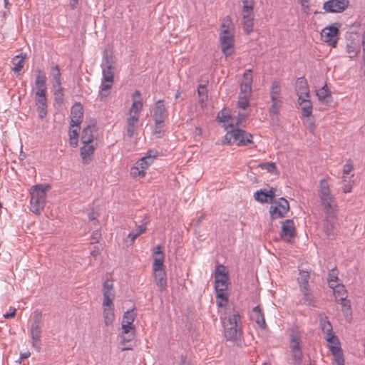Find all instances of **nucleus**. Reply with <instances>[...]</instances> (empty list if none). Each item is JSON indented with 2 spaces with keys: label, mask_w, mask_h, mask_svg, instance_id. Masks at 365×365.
<instances>
[{
  "label": "nucleus",
  "mask_w": 365,
  "mask_h": 365,
  "mask_svg": "<svg viewBox=\"0 0 365 365\" xmlns=\"http://www.w3.org/2000/svg\"><path fill=\"white\" fill-rule=\"evenodd\" d=\"M103 318L104 323L106 326L112 324L114 319V304L115 292L113 289V284L106 280L103 284Z\"/></svg>",
  "instance_id": "obj_1"
},
{
  "label": "nucleus",
  "mask_w": 365,
  "mask_h": 365,
  "mask_svg": "<svg viewBox=\"0 0 365 365\" xmlns=\"http://www.w3.org/2000/svg\"><path fill=\"white\" fill-rule=\"evenodd\" d=\"M220 40L222 51L225 56H230L234 52V32L232 28V22L227 16L224 19L221 26Z\"/></svg>",
  "instance_id": "obj_2"
},
{
  "label": "nucleus",
  "mask_w": 365,
  "mask_h": 365,
  "mask_svg": "<svg viewBox=\"0 0 365 365\" xmlns=\"http://www.w3.org/2000/svg\"><path fill=\"white\" fill-rule=\"evenodd\" d=\"M225 336L228 340H236L241 333V318L238 311L233 310L223 322Z\"/></svg>",
  "instance_id": "obj_3"
},
{
  "label": "nucleus",
  "mask_w": 365,
  "mask_h": 365,
  "mask_svg": "<svg viewBox=\"0 0 365 365\" xmlns=\"http://www.w3.org/2000/svg\"><path fill=\"white\" fill-rule=\"evenodd\" d=\"M50 188L48 185L41 184L36 185L31 192V210L32 212L39 215L43 210L46 202V191Z\"/></svg>",
  "instance_id": "obj_4"
},
{
  "label": "nucleus",
  "mask_w": 365,
  "mask_h": 365,
  "mask_svg": "<svg viewBox=\"0 0 365 365\" xmlns=\"http://www.w3.org/2000/svg\"><path fill=\"white\" fill-rule=\"evenodd\" d=\"M225 144L236 143L238 146H245L252 143V135L240 128L232 129L224 136Z\"/></svg>",
  "instance_id": "obj_5"
},
{
  "label": "nucleus",
  "mask_w": 365,
  "mask_h": 365,
  "mask_svg": "<svg viewBox=\"0 0 365 365\" xmlns=\"http://www.w3.org/2000/svg\"><path fill=\"white\" fill-rule=\"evenodd\" d=\"M302 339L299 334L297 331H293L291 334L289 348L292 359L294 361L300 363L302 360Z\"/></svg>",
  "instance_id": "obj_6"
},
{
  "label": "nucleus",
  "mask_w": 365,
  "mask_h": 365,
  "mask_svg": "<svg viewBox=\"0 0 365 365\" xmlns=\"http://www.w3.org/2000/svg\"><path fill=\"white\" fill-rule=\"evenodd\" d=\"M272 203L275 204L274 206L272 205L270 207L269 210L272 220L284 217L289 210V202L284 197H281L278 200L274 199Z\"/></svg>",
  "instance_id": "obj_7"
},
{
  "label": "nucleus",
  "mask_w": 365,
  "mask_h": 365,
  "mask_svg": "<svg viewBox=\"0 0 365 365\" xmlns=\"http://www.w3.org/2000/svg\"><path fill=\"white\" fill-rule=\"evenodd\" d=\"M114 73L112 70H103V79L101 83V91L99 92V97L101 101H103L110 92L113 83Z\"/></svg>",
  "instance_id": "obj_8"
},
{
  "label": "nucleus",
  "mask_w": 365,
  "mask_h": 365,
  "mask_svg": "<svg viewBox=\"0 0 365 365\" xmlns=\"http://www.w3.org/2000/svg\"><path fill=\"white\" fill-rule=\"evenodd\" d=\"M30 334L33 341V346L37 350H39L41 348L40 339L41 337L40 314L34 316V320L31 327Z\"/></svg>",
  "instance_id": "obj_9"
},
{
  "label": "nucleus",
  "mask_w": 365,
  "mask_h": 365,
  "mask_svg": "<svg viewBox=\"0 0 365 365\" xmlns=\"http://www.w3.org/2000/svg\"><path fill=\"white\" fill-rule=\"evenodd\" d=\"M349 4V0H329L324 3L323 9L329 13H341Z\"/></svg>",
  "instance_id": "obj_10"
},
{
  "label": "nucleus",
  "mask_w": 365,
  "mask_h": 365,
  "mask_svg": "<svg viewBox=\"0 0 365 365\" xmlns=\"http://www.w3.org/2000/svg\"><path fill=\"white\" fill-rule=\"evenodd\" d=\"M296 235V230L292 220H285L282 222V230L280 236L287 242H292Z\"/></svg>",
  "instance_id": "obj_11"
},
{
  "label": "nucleus",
  "mask_w": 365,
  "mask_h": 365,
  "mask_svg": "<svg viewBox=\"0 0 365 365\" xmlns=\"http://www.w3.org/2000/svg\"><path fill=\"white\" fill-rule=\"evenodd\" d=\"M83 110L80 103H76L71 110V127H78L82 122Z\"/></svg>",
  "instance_id": "obj_12"
},
{
  "label": "nucleus",
  "mask_w": 365,
  "mask_h": 365,
  "mask_svg": "<svg viewBox=\"0 0 365 365\" xmlns=\"http://www.w3.org/2000/svg\"><path fill=\"white\" fill-rule=\"evenodd\" d=\"M319 324L322 331L326 334V340L329 342H334L335 336L332 331V325L328 319V317L324 314L319 316Z\"/></svg>",
  "instance_id": "obj_13"
},
{
  "label": "nucleus",
  "mask_w": 365,
  "mask_h": 365,
  "mask_svg": "<svg viewBox=\"0 0 365 365\" xmlns=\"http://www.w3.org/2000/svg\"><path fill=\"white\" fill-rule=\"evenodd\" d=\"M252 70H246L243 75V80L240 84V95H252Z\"/></svg>",
  "instance_id": "obj_14"
},
{
  "label": "nucleus",
  "mask_w": 365,
  "mask_h": 365,
  "mask_svg": "<svg viewBox=\"0 0 365 365\" xmlns=\"http://www.w3.org/2000/svg\"><path fill=\"white\" fill-rule=\"evenodd\" d=\"M149 156H144L141 158L140 160H138L135 163L134 167L132 168L133 170L132 172V174L134 176L138 175L140 177H144L145 175V170H147L150 165H151L153 163H151L150 160H148Z\"/></svg>",
  "instance_id": "obj_15"
},
{
  "label": "nucleus",
  "mask_w": 365,
  "mask_h": 365,
  "mask_svg": "<svg viewBox=\"0 0 365 365\" xmlns=\"http://www.w3.org/2000/svg\"><path fill=\"white\" fill-rule=\"evenodd\" d=\"M275 197V189H260L255 193V199L260 202H273Z\"/></svg>",
  "instance_id": "obj_16"
},
{
  "label": "nucleus",
  "mask_w": 365,
  "mask_h": 365,
  "mask_svg": "<svg viewBox=\"0 0 365 365\" xmlns=\"http://www.w3.org/2000/svg\"><path fill=\"white\" fill-rule=\"evenodd\" d=\"M339 34L338 27L332 25L325 27L322 31V36L325 42H328L330 44L336 43V36Z\"/></svg>",
  "instance_id": "obj_17"
},
{
  "label": "nucleus",
  "mask_w": 365,
  "mask_h": 365,
  "mask_svg": "<svg viewBox=\"0 0 365 365\" xmlns=\"http://www.w3.org/2000/svg\"><path fill=\"white\" fill-rule=\"evenodd\" d=\"M166 116L165 108L163 101L162 100H159L156 102L154 109L153 119L155 120V124L157 125L163 124Z\"/></svg>",
  "instance_id": "obj_18"
},
{
  "label": "nucleus",
  "mask_w": 365,
  "mask_h": 365,
  "mask_svg": "<svg viewBox=\"0 0 365 365\" xmlns=\"http://www.w3.org/2000/svg\"><path fill=\"white\" fill-rule=\"evenodd\" d=\"M295 91L298 98L310 97L309 88L304 77L298 78L295 83Z\"/></svg>",
  "instance_id": "obj_19"
},
{
  "label": "nucleus",
  "mask_w": 365,
  "mask_h": 365,
  "mask_svg": "<svg viewBox=\"0 0 365 365\" xmlns=\"http://www.w3.org/2000/svg\"><path fill=\"white\" fill-rule=\"evenodd\" d=\"M46 93V92L41 91L40 92H36L35 93L36 104L39 110V115L41 118H43L46 114L47 100Z\"/></svg>",
  "instance_id": "obj_20"
},
{
  "label": "nucleus",
  "mask_w": 365,
  "mask_h": 365,
  "mask_svg": "<svg viewBox=\"0 0 365 365\" xmlns=\"http://www.w3.org/2000/svg\"><path fill=\"white\" fill-rule=\"evenodd\" d=\"M95 150L96 148L93 145H91V143L83 144L81 148V156L83 164L87 165L92 160Z\"/></svg>",
  "instance_id": "obj_21"
},
{
  "label": "nucleus",
  "mask_w": 365,
  "mask_h": 365,
  "mask_svg": "<svg viewBox=\"0 0 365 365\" xmlns=\"http://www.w3.org/2000/svg\"><path fill=\"white\" fill-rule=\"evenodd\" d=\"M298 104L302 109V115L303 117L309 118L312 115L313 106L309 97L298 98Z\"/></svg>",
  "instance_id": "obj_22"
},
{
  "label": "nucleus",
  "mask_w": 365,
  "mask_h": 365,
  "mask_svg": "<svg viewBox=\"0 0 365 365\" xmlns=\"http://www.w3.org/2000/svg\"><path fill=\"white\" fill-rule=\"evenodd\" d=\"M251 318L257 324L260 328L263 329L266 328L267 324L265 322L264 316L259 305H257L252 309V314Z\"/></svg>",
  "instance_id": "obj_23"
},
{
  "label": "nucleus",
  "mask_w": 365,
  "mask_h": 365,
  "mask_svg": "<svg viewBox=\"0 0 365 365\" xmlns=\"http://www.w3.org/2000/svg\"><path fill=\"white\" fill-rule=\"evenodd\" d=\"M155 283L161 292L167 288V275L165 271L153 272Z\"/></svg>",
  "instance_id": "obj_24"
},
{
  "label": "nucleus",
  "mask_w": 365,
  "mask_h": 365,
  "mask_svg": "<svg viewBox=\"0 0 365 365\" xmlns=\"http://www.w3.org/2000/svg\"><path fill=\"white\" fill-rule=\"evenodd\" d=\"M115 57L113 55L112 50L107 47L103 53L102 68H114Z\"/></svg>",
  "instance_id": "obj_25"
},
{
  "label": "nucleus",
  "mask_w": 365,
  "mask_h": 365,
  "mask_svg": "<svg viewBox=\"0 0 365 365\" xmlns=\"http://www.w3.org/2000/svg\"><path fill=\"white\" fill-rule=\"evenodd\" d=\"M316 95L320 102L329 104L332 101L331 93L328 89L327 83L316 91Z\"/></svg>",
  "instance_id": "obj_26"
},
{
  "label": "nucleus",
  "mask_w": 365,
  "mask_h": 365,
  "mask_svg": "<svg viewBox=\"0 0 365 365\" xmlns=\"http://www.w3.org/2000/svg\"><path fill=\"white\" fill-rule=\"evenodd\" d=\"M96 131L95 125H88L81 132V140L83 144L91 143L93 140V132Z\"/></svg>",
  "instance_id": "obj_27"
},
{
  "label": "nucleus",
  "mask_w": 365,
  "mask_h": 365,
  "mask_svg": "<svg viewBox=\"0 0 365 365\" xmlns=\"http://www.w3.org/2000/svg\"><path fill=\"white\" fill-rule=\"evenodd\" d=\"M322 204L323 206V210L327 215V218L335 219L336 217V214L334 199L322 201Z\"/></svg>",
  "instance_id": "obj_28"
},
{
  "label": "nucleus",
  "mask_w": 365,
  "mask_h": 365,
  "mask_svg": "<svg viewBox=\"0 0 365 365\" xmlns=\"http://www.w3.org/2000/svg\"><path fill=\"white\" fill-rule=\"evenodd\" d=\"M319 195L322 202L330 199H334V196L331 193L329 184L324 179L321 180L319 182Z\"/></svg>",
  "instance_id": "obj_29"
},
{
  "label": "nucleus",
  "mask_w": 365,
  "mask_h": 365,
  "mask_svg": "<svg viewBox=\"0 0 365 365\" xmlns=\"http://www.w3.org/2000/svg\"><path fill=\"white\" fill-rule=\"evenodd\" d=\"M243 29L247 34H250L253 31L254 26V12H242Z\"/></svg>",
  "instance_id": "obj_30"
},
{
  "label": "nucleus",
  "mask_w": 365,
  "mask_h": 365,
  "mask_svg": "<svg viewBox=\"0 0 365 365\" xmlns=\"http://www.w3.org/2000/svg\"><path fill=\"white\" fill-rule=\"evenodd\" d=\"M336 303L341 305V311L346 319L349 322L351 318L352 313L350 301L348 300L347 298L345 299V297H344V298H336Z\"/></svg>",
  "instance_id": "obj_31"
},
{
  "label": "nucleus",
  "mask_w": 365,
  "mask_h": 365,
  "mask_svg": "<svg viewBox=\"0 0 365 365\" xmlns=\"http://www.w3.org/2000/svg\"><path fill=\"white\" fill-rule=\"evenodd\" d=\"M205 83H207L206 81ZM197 94L199 96V103L200 106L204 108L207 104V90L206 88V83H200L197 87Z\"/></svg>",
  "instance_id": "obj_32"
},
{
  "label": "nucleus",
  "mask_w": 365,
  "mask_h": 365,
  "mask_svg": "<svg viewBox=\"0 0 365 365\" xmlns=\"http://www.w3.org/2000/svg\"><path fill=\"white\" fill-rule=\"evenodd\" d=\"M270 98L271 101L282 100L281 96V84L278 81H274L272 83L270 88Z\"/></svg>",
  "instance_id": "obj_33"
},
{
  "label": "nucleus",
  "mask_w": 365,
  "mask_h": 365,
  "mask_svg": "<svg viewBox=\"0 0 365 365\" xmlns=\"http://www.w3.org/2000/svg\"><path fill=\"white\" fill-rule=\"evenodd\" d=\"M299 290L303 295V299L304 300L305 303L309 306L315 307L314 297L309 287H304L303 289Z\"/></svg>",
  "instance_id": "obj_34"
},
{
  "label": "nucleus",
  "mask_w": 365,
  "mask_h": 365,
  "mask_svg": "<svg viewBox=\"0 0 365 365\" xmlns=\"http://www.w3.org/2000/svg\"><path fill=\"white\" fill-rule=\"evenodd\" d=\"M46 78L44 74H43L40 70H38V73L36 78L35 85L37 88L36 92H40L43 91V92H46Z\"/></svg>",
  "instance_id": "obj_35"
},
{
  "label": "nucleus",
  "mask_w": 365,
  "mask_h": 365,
  "mask_svg": "<svg viewBox=\"0 0 365 365\" xmlns=\"http://www.w3.org/2000/svg\"><path fill=\"white\" fill-rule=\"evenodd\" d=\"M216 292V304L217 307H225L228 302V295L226 291H222V289H219Z\"/></svg>",
  "instance_id": "obj_36"
},
{
  "label": "nucleus",
  "mask_w": 365,
  "mask_h": 365,
  "mask_svg": "<svg viewBox=\"0 0 365 365\" xmlns=\"http://www.w3.org/2000/svg\"><path fill=\"white\" fill-rule=\"evenodd\" d=\"M310 278V274L308 271L300 270L299 276L297 278V281L299 285V289H303L304 287H309V279Z\"/></svg>",
  "instance_id": "obj_37"
},
{
  "label": "nucleus",
  "mask_w": 365,
  "mask_h": 365,
  "mask_svg": "<svg viewBox=\"0 0 365 365\" xmlns=\"http://www.w3.org/2000/svg\"><path fill=\"white\" fill-rule=\"evenodd\" d=\"M145 230H146L145 224H142V225H138L135 230L130 232L128 235V238L130 239V244L132 245L135 242V240L137 239V237L139 235H140L141 234H143V232H145Z\"/></svg>",
  "instance_id": "obj_38"
},
{
  "label": "nucleus",
  "mask_w": 365,
  "mask_h": 365,
  "mask_svg": "<svg viewBox=\"0 0 365 365\" xmlns=\"http://www.w3.org/2000/svg\"><path fill=\"white\" fill-rule=\"evenodd\" d=\"M282 100L272 101V105L269 108V113L271 117H274L279 113L280 109L282 106Z\"/></svg>",
  "instance_id": "obj_39"
},
{
  "label": "nucleus",
  "mask_w": 365,
  "mask_h": 365,
  "mask_svg": "<svg viewBox=\"0 0 365 365\" xmlns=\"http://www.w3.org/2000/svg\"><path fill=\"white\" fill-rule=\"evenodd\" d=\"M26 58V54L23 53L14 56L11 61L13 64V67L11 68H23Z\"/></svg>",
  "instance_id": "obj_40"
},
{
  "label": "nucleus",
  "mask_w": 365,
  "mask_h": 365,
  "mask_svg": "<svg viewBox=\"0 0 365 365\" xmlns=\"http://www.w3.org/2000/svg\"><path fill=\"white\" fill-rule=\"evenodd\" d=\"M229 280V276L228 277H216L215 278V291L218 290L219 289H222V291H226L227 289V286H228V282Z\"/></svg>",
  "instance_id": "obj_41"
},
{
  "label": "nucleus",
  "mask_w": 365,
  "mask_h": 365,
  "mask_svg": "<svg viewBox=\"0 0 365 365\" xmlns=\"http://www.w3.org/2000/svg\"><path fill=\"white\" fill-rule=\"evenodd\" d=\"M164 256L155 257L153 263V272L165 271Z\"/></svg>",
  "instance_id": "obj_42"
},
{
  "label": "nucleus",
  "mask_w": 365,
  "mask_h": 365,
  "mask_svg": "<svg viewBox=\"0 0 365 365\" xmlns=\"http://www.w3.org/2000/svg\"><path fill=\"white\" fill-rule=\"evenodd\" d=\"M334 295L335 297V301L336 302V297L337 299L344 298L345 297V299L347 298L346 291L344 289V285L341 284H336L334 286Z\"/></svg>",
  "instance_id": "obj_43"
},
{
  "label": "nucleus",
  "mask_w": 365,
  "mask_h": 365,
  "mask_svg": "<svg viewBox=\"0 0 365 365\" xmlns=\"http://www.w3.org/2000/svg\"><path fill=\"white\" fill-rule=\"evenodd\" d=\"M346 48L350 58H355L359 52V47L353 42L347 43Z\"/></svg>",
  "instance_id": "obj_44"
},
{
  "label": "nucleus",
  "mask_w": 365,
  "mask_h": 365,
  "mask_svg": "<svg viewBox=\"0 0 365 365\" xmlns=\"http://www.w3.org/2000/svg\"><path fill=\"white\" fill-rule=\"evenodd\" d=\"M135 314L133 309L125 312L123 316L122 322L127 324H133Z\"/></svg>",
  "instance_id": "obj_45"
},
{
  "label": "nucleus",
  "mask_w": 365,
  "mask_h": 365,
  "mask_svg": "<svg viewBox=\"0 0 365 365\" xmlns=\"http://www.w3.org/2000/svg\"><path fill=\"white\" fill-rule=\"evenodd\" d=\"M250 96L239 95L237 105L240 108L246 109L250 105Z\"/></svg>",
  "instance_id": "obj_46"
},
{
  "label": "nucleus",
  "mask_w": 365,
  "mask_h": 365,
  "mask_svg": "<svg viewBox=\"0 0 365 365\" xmlns=\"http://www.w3.org/2000/svg\"><path fill=\"white\" fill-rule=\"evenodd\" d=\"M338 280V276L336 268H333L329 270V277H328V282L329 287L331 288H334V286L336 285V282Z\"/></svg>",
  "instance_id": "obj_47"
},
{
  "label": "nucleus",
  "mask_w": 365,
  "mask_h": 365,
  "mask_svg": "<svg viewBox=\"0 0 365 365\" xmlns=\"http://www.w3.org/2000/svg\"><path fill=\"white\" fill-rule=\"evenodd\" d=\"M259 167L265 169L268 173H274L277 171V167L274 163L267 162L259 165Z\"/></svg>",
  "instance_id": "obj_48"
},
{
  "label": "nucleus",
  "mask_w": 365,
  "mask_h": 365,
  "mask_svg": "<svg viewBox=\"0 0 365 365\" xmlns=\"http://www.w3.org/2000/svg\"><path fill=\"white\" fill-rule=\"evenodd\" d=\"M333 220L334 219L327 218L326 222H324V227L327 235H331L333 233L334 228Z\"/></svg>",
  "instance_id": "obj_49"
},
{
  "label": "nucleus",
  "mask_w": 365,
  "mask_h": 365,
  "mask_svg": "<svg viewBox=\"0 0 365 365\" xmlns=\"http://www.w3.org/2000/svg\"><path fill=\"white\" fill-rule=\"evenodd\" d=\"M242 6V12L252 13L254 9V1L253 0H241Z\"/></svg>",
  "instance_id": "obj_50"
},
{
  "label": "nucleus",
  "mask_w": 365,
  "mask_h": 365,
  "mask_svg": "<svg viewBox=\"0 0 365 365\" xmlns=\"http://www.w3.org/2000/svg\"><path fill=\"white\" fill-rule=\"evenodd\" d=\"M143 103L138 100H133L132 106L130 109V113L138 115L139 111L142 109Z\"/></svg>",
  "instance_id": "obj_51"
},
{
  "label": "nucleus",
  "mask_w": 365,
  "mask_h": 365,
  "mask_svg": "<svg viewBox=\"0 0 365 365\" xmlns=\"http://www.w3.org/2000/svg\"><path fill=\"white\" fill-rule=\"evenodd\" d=\"M123 334H130V336L135 335V327L133 324H127L125 323H121Z\"/></svg>",
  "instance_id": "obj_52"
},
{
  "label": "nucleus",
  "mask_w": 365,
  "mask_h": 365,
  "mask_svg": "<svg viewBox=\"0 0 365 365\" xmlns=\"http://www.w3.org/2000/svg\"><path fill=\"white\" fill-rule=\"evenodd\" d=\"M216 277H228V274L226 272V267L222 264H219L216 267L215 272V278Z\"/></svg>",
  "instance_id": "obj_53"
},
{
  "label": "nucleus",
  "mask_w": 365,
  "mask_h": 365,
  "mask_svg": "<svg viewBox=\"0 0 365 365\" xmlns=\"http://www.w3.org/2000/svg\"><path fill=\"white\" fill-rule=\"evenodd\" d=\"M55 73L53 74L54 83H53V87L54 88H61V73L60 70H55Z\"/></svg>",
  "instance_id": "obj_54"
},
{
  "label": "nucleus",
  "mask_w": 365,
  "mask_h": 365,
  "mask_svg": "<svg viewBox=\"0 0 365 365\" xmlns=\"http://www.w3.org/2000/svg\"><path fill=\"white\" fill-rule=\"evenodd\" d=\"M352 169H353L352 162L351 160H349L346 162V163L344 165V169H343L344 178H345L346 176L351 173Z\"/></svg>",
  "instance_id": "obj_55"
},
{
  "label": "nucleus",
  "mask_w": 365,
  "mask_h": 365,
  "mask_svg": "<svg viewBox=\"0 0 365 365\" xmlns=\"http://www.w3.org/2000/svg\"><path fill=\"white\" fill-rule=\"evenodd\" d=\"M139 116L138 115L134 114L130 115V117L127 118V125L131 126H135V123L138 121Z\"/></svg>",
  "instance_id": "obj_56"
},
{
  "label": "nucleus",
  "mask_w": 365,
  "mask_h": 365,
  "mask_svg": "<svg viewBox=\"0 0 365 365\" xmlns=\"http://www.w3.org/2000/svg\"><path fill=\"white\" fill-rule=\"evenodd\" d=\"M158 155V152L156 150H150L146 153L145 156H149L148 160L151 163L153 162L154 159Z\"/></svg>",
  "instance_id": "obj_57"
},
{
  "label": "nucleus",
  "mask_w": 365,
  "mask_h": 365,
  "mask_svg": "<svg viewBox=\"0 0 365 365\" xmlns=\"http://www.w3.org/2000/svg\"><path fill=\"white\" fill-rule=\"evenodd\" d=\"M330 350L335 356L342 355L341 349L339 346H331Z\"/></svg>",
  "instance_id": "obj_58"
},
{
  "label": "nucleus",
  "mask_w": 365,
  "mask_h": 365,
  "mask_svg": "<svg viewBox=\"0 0 365 365\" xmlns=\"http://www.w3.org/2000/svg\"><path fill=\"white\" fill-rule=\"evenodd\" d=\"M133 337L134 336H130V334H122L120 336L121 344H125V343L130 341Z\"/></svg>",
  "instance_id": "obj_59"
},
{
  "label": "nucleus",
  "mask_w": 365,
  "mask_h": 365,
  "mask_svg": "<svg viewBox=\"0 0 365 365\" xmlns=\"http://www.w3.org/2000/svg\"><path fill=\"white\" fill-rule=\"evenodd\" d=\"M56 90L54 93L55 98L56 101H62L63 100V93L62 88H56Z\"/></svg>",
  "instance_id": "obj_60"
},
{
  "label": "nucleus",
  "mask_w": 365,
  "mask_h": 365,
  "mask_svg": "<svg viewBox=\"0 0 365 365\" xmlns=\"http://www.w3.org/2000/svg\"><path fill=\"white\" fill-rule=\"evenodd\" d=\"M135 130V126L128 125L126 130V135L128 138H131Z\"/></svg>",
  "instance_id": "obj_61"
},
{
  "label": "nucleus",
  "mask_w": 365,
  "mask_h": 365,
  "mask_svg": "<svg viewBox=\"0 0 365 365\" xmlns=\"http://www.w3.org/2000/svg\"><path fill=\"white\" fill-rule=\"evenodd\" d=\"M10 310H11V312H9L4 314V317L5 319H11L15 317L16 309L15 308L10 307Z\"/></svg>",
  "instance_id": "obj_62"
},
{
  "label": "nucleus",
  "mask_w": 365,
  "mask_h": 365,
  "mask_svg": "<svg viewBox=\"0 0 365 365\" xmlns=\"http://www.w3.org/2000/svg\"><path fill=\"white\" fill-rule=\"evenodd\" d=\"M153 255H155L156 257L164 256L162 252L161 246L158 245L155 247L153 250Z\"/></svg>",
  "instance_id": "obj_63"
},
{
  "label": "nucleus",
  "mask_w": 365,
  "mask_h": 365,
  "mask_svg": "<svg viewBox=\"0 0 365 365\" xmlns=\"http://www.w3.org/2000/svg\"><path fill=\"white\" fill-rule=\"evenodd\" d=\"M69 138L76 139L78 138V129H73L69 130Z\"/></svg>",
  "instance_id": "obj_64"
}]
</instances>
